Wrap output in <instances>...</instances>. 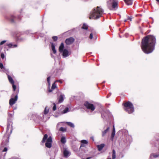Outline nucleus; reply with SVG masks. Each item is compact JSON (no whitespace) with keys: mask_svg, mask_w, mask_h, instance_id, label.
Masks as SVG:
<instances>
[{"mask_svg":"<svg viewBox=\"0 0 159 159\" xmlns=\"http://www.w3.org/2000/svg\"><path fill=\"white\" fill-rule=\"evenodd\" d=\"M156 39L152 35H148L142 39L141 47L143 51L146 54L152 53L155 49Z\"/></svg>","mask_w":159,"mask_h":159,"instance_id":"f257e3e1","label":"nucleus"},{"mask_svg":"<svg viewBox=\"0 0 159 159\" xmlns=\"http://www.w3.org/2000/svg\"><path fill=\"white\" fill-rule=\"evenodd\" d=\"M103 12V10L100 7H97L92 11L89 18L90 19H98L102 16Z\"/></svg>","mask_w":159,"mask_h":159,"instance_id":"f03ea898","label":"nucleus"},{"mask_svg":"<svg viewBox=\"0 0 159 159\" xmlns=\"http://www.w3.org/2000/svg\"><path fill=\"white\" fill-rule=\"evenodd\" d=\"M124 110L129 113H131L134 111L133 104L130 102H128L124 104Z\"/></svg>","mask_w":159,"mask_h":159,"instance_id":"7ed1b4c3","label":"nucleus"},{"mask_svg":"<svg viewBox=\"0 0 159 159\" xmlns=\"http://www.w3.org/2000/svg\"><path fill=\"white\" fill-rule=\"evenodd\" d=\"M107 3L109 8H111L112 7L113 8H115L117 7L118 5L117 0H108Z\"/></svg>","mask_w":159,"mask_h":159,"instance_id":"20e7f679","label":"nucleus"},{"mask_svg":"<svg viewBox=\"0 0 159 159\" xmlns=\"http://www.w3.org/2000/svg\"><path fill=\"white\" fill-rule=\"evenodd\" d=\"M84 105L87 109L93 111L95 109V107L93 104H91L88 102H86L84 103Z\"/></svg>","mask_w":159,"mask_h":159,"instance_id":"39448f33","label":"nucleus"},{"mask_svg":"<svg viewBox=\"0 0 159 159\" xmlns=\"http://www.w3.org/2000/svg\"><path fill=\"white\" fill-rule=\"evenodd\" d=\"M9 136L8 135L6 134L2 139V146L7 145L9 142Z\"/></svg>","mask_w":159,"mask_h":159,"instance_id":"423d86ee","label":"nucleus"},{"mask_svg":"<svg viewBox=\"0 0 159 159\" xmlns=\"http://www.w3.org/2000/svg\"><path fill=\"white\" fill-rule=\"evenodd\" d=\"M52 138L50 136L47 139V141L45 143L46 146L48 148H50L52 147Z\"/></svg>","mask_w":159,"mask_h":159,"instance_id":"0eeeda50","label":"nucleus"},{"mask_svg":"<svg viewBox=\"0 0 159 159\" xmlns=\"http://www.w3.org/2000/svg\"><path fill=\"white\" fill-rule=\"evenodd\" d=\"M18 96L17 95H16L15 97V98H11L9 100V104L11 106H12L16 102L17 100Z\"/></svg>","mask_w":159,"mask_h":159,"instance_id":"6e6552de","label":"nucleus"},{"mask_svg":"<svg viewBox=\"0 0 159 159\" xmlns=\"http://www.w3.org/2000/svg\"><path fill=\"white\" fill-rule=\"evenodd\" d=\"M62 52V55L64 57H66L70 54V52L66 49H64Z\"/></svg>","mask_w":159,"mask_h":159,"instance_id":"1a4fd4ad","label":"nucleus"},{"mask_svg":"<svg viewBox=\"0 0 159 159\" xmlns=\"http://www.w3.org/2000/svg\"><path fill=\"white\" fill-rule=\"evenodd\" d=\"M74 41V39L72 37H70L66 40L65 43L66 44L70 45L72 44Z\"/></svg>","mask_w":159,"mask_h":159,"instance_id":"9d476101","label":"nucleus"},{"mask_svg":"<svg viewBox=\"0 0 159 159\" xmlns=\"http://www.w3.org/2000/svg\"><path fill=\"white\" fill-rule=\"evenodd\" d=\"M63 154L65 157H67L70 155V152L67 149H65L63 151Z\"/></svg>","mask_w":159,"mask_h":159,"instance_id":"9b49d317","label":"nucleus"},{"mask_svg":"<svg viewBox=\"0 0 159 159\" xmlns=\"http://www.w3.org/2000/svg\"><path fill=\"white\" fill-rule=\"evenodd\" d=\"M116 151L114 149H113L112 150V155H109L108 156L107 159H115L116 158Z\"/></svg>","mask_w":159,"mask_h":159,"instance_id":"f8f14e48","label":"nucleus"},{"mask_svg":"<svg viewBox=\"0 0 159 159\" xmlns=\"http://www.w3.org/2000/svg\"><path fill=\"white\" fill-rule=\"evenodd\" d=\"M64 95L63 94L60 95L59 97L58 98V102L59 103H61L63 101L64 99Z\"/></svg>","mask_w":159,"mask_h":159,"instance_id":"ddd939ff","label":"nucleus"},{"mask_svg":"<svg viewBox=\"0 0 159 159\" xmlns=\"http://www.w3.org/2000/svg\"><path fill=\"white\" fill-rule=\"evenodd\" d=\"M51 48L53 53L54 54H56L57 52V51L55 48V46L53 43H51Z\"/></svg>","mask_w":159,"mask_h":159,"instance_id":"4468645a","label":"nucleus"},{"mask_svg":"<svg viewBox=\"0 0 159 159\" xmlns=\"http://www.w3.org/2000/svg\"><path fill=\"white\" fill-rule=\"evenodd\" d=\"M104 146H105V144H103V143L99 145H98L97 146V148L98 149V150L99 151H101V150H102V148H104Z\"/></svg>","mask_w":159,"mask_h":159,"instance_id":"2eb2a0df","label":"nucleus"},{"mask_svg":"<svg viewBox=\"0 0 159 159\" xmlns=\"http://www.w3.org/2000/svg\"><path fill=\"white\" fill-rule=\"evenodd\" d=\"M64 48V45L63 43H61L60 46L59 48V50L60 52H62L63 51Z\"/></svg>","mask_w":159,"mask_h":159,"instance_id":"dca6fc26","label":"nucleus"},{"mask_svg":"<svg viewBox=\"0 0 159 159\" xmlns=\"http://www.w3.org/2000/svg\"><path fill=\"white\" fill-rule=\"evenodd\" d=\"M109 130V127H108L107 129L102 132V136L103 137L105 136L106 134Z\"/></svg>","mask_w":159,"mask_h":159,"instance_id":"f3484780","label":"nucleus"},{"mask_svg":"<svg viewBox=\"0 0 159 159\" xmlns=\"http://www.w3.org/2000/svg\"><path fill=\"white\" fill-rule=\"evenodd\" d=\"M68 111H69V108L68 107H66L65 108L63 111H61L60 114H65L67 113Z\"/></svg>","mask_w":159,"mask_h":159,"instance_id":"a211bd4d","label":"nucleus"},{"mask_svg":"<svg viewBox=\"0 0 159 159\" xmlns=\"http://www.w3.org/2000/svg\"><path fill=\"white\" fill-rule=\"evenodd\" d=\"M115 130L114 127V126H113V129L112 132V134H111V139L112 141L113 140L114 137L115 135Z\"/></svg>","mask_w":159,"mask_h":159,"instance_id":"6ab92c4d","label":"nucleus"},{"mask_svg":"<svg viewBox=\"0 0 159 159\" xmlns=\"http://www.w3.org/2000/svg\"><path fill=\"white\" fill-rule=\"evenodd\" d=\"M7 45L9 48H16L17 47V45L16 44H13L12 43L8 44H7Z\"/></svg>","mask_w":159,"mask_h":159,"instance_id":"aec40b11","label":"nucleus"},{"mask_svg":"<svg viewBox=\"0 0 159 159\" xmlns=\"http://www.w3.org/2000/svg\"><path fill=\"white\" fill-rule=\"evenodd\" d=\"M57 86L56 84H55L54 82V83L52 84V89H49L48 90V92H51L52 91V90L56 88Z\"/></svg>","mask_w":159,"mask_h":159,"instance_id":"412c9836","label":"nucleus"},{"mask_svg":"<svg viewBox=\"0 0 159 159\" xmlns=\"http://www.w3.org/2000/svg\"><path fill=\"white\" fill-rule=\"evenodd\" d=\"M124 1L128 5H131L132 3V0H124Z\"/></svg>","mask_w":159,"mask_h":159,"instance_id":"4be33fe9","label":"nucleus"},{"mask_svg":"<svg viewBox=\"0 0 159 159\" xmlns=\"http://www.w3.org/2000/svg\"><path fill=\"white\" fill-rule=\"evenodd\" d=\"M8 78L9 82L11 84H13L14 83V81L12 77L10 75H8Z\"/></svg>","mask_w":159,"mask_h":159,"instance_id":"5701e85b","label":"nucleus"},{"mask_svg":"<svg viewBox=\"0 0 159 159\" xmlns=\"http://www.w3.org/2000/svg\"><path fill=\"white\" fill-rule=\"evenodd\" d=\"M9 19L12 22H13L14 20H16V17L14 15H12L11 16Z\"/></svg>","mask_w":159,"mask_h":159,"instance_id":"b1692460","label":"nucleus"},{"mask_svg":"<svg viewBox=\"0 0 159 159\" xmlns=\"http://www.w3.org/2000/svg\"><path fill=\"white\" fill-rule=\"evenodd\" d=\"M102 117L104 119H106L107 117V115L106 113L105 112L104 113H102Z\"/></svg>","mask_w":159,"mask_h":159,"instance_id":"393cba45","label":"nucleus"},{"mask_svg":"<svg viewBox=\"0 0 159 159\" xmlns=\"http://www.w3.org/2000/svg\"><path fill=\"white\" fill-rule=\"evenodd\" d=\"M47 138L48 135L47 134H45L44 136L43 139L42 141V143H44L45 141L47 139Z\"/></svg>","mask_w":159,"mask_h":159,"instance_id":"a878e982","label":"nucleus"},{"mask_svg":"<svg viewBox=\"0 0 159 159\" xmlns=\"http://www.w3.org/2000/svg\"><path fill=\"white\" fill-rule=\"evenodd\" d=\"M66 123L69 126H70V127L74 128V124L70 122H66Z\"/></svg>","mask_w":159,"mask_h":159,"instance_id":"bb28decb","label":"nucleus"},{"mask_svg":"<svg viewBox=\"0 0 159 159\" xmlns=\"http://www.w3.org/2000/svg\"><path fill=\"white\" fill-rule=\"evenodd\" d=\"M61 143H65L66 142V140L65 137L63 136L61 138Z\"/></svg>","mask_w":159,"mask_h":159,"instance_id":"cd10ccee","label":"nucleus"},{"mask_svg":"<svg viewBox=\"0 0 159 159\" xmlns=\"http://www.w3.org/2000/svg\"><path fill=\"white\" fill-rule=\"evenodd\" d=\"M10 125H11V122L8 121V124L7 126V133H8V132L9 129L10 127Z\"/></svg>","mask_w":159,"mask_h":159,"instance_id":"c85d7f7f","label":"nucleus"},{"mask_svg":"<svg viewBox=\"0 0 159 159\" xmlns=\"http://www.w3.org/2000/svg\"><path fill=\"white\" fill-rule=\"evenodd\" d=\"M49 111V108L48 107H46L44 111V114H47Z\"/></svg>","mask_w":159,"mask_h":159,"instance_id":"c756f323","label":"nucleus"},{"mask_svg":"<svg viewBox=\"0 0 159 159\" xmlns=\"http://www.w3.org/2000/svg\"><path fill=\"white\" fill-rule=\"evenodd\" d=\"M82 28L84 30H87L88 29L87 25L86 24H84L82 27Z\"/></svg>","mask_w":159,"mask_h":159,"instance_id":"7c9ffc66","label":"nucleus"},{"mask_svg":"<svg viewBox=\"0 0 159 159\" xmlns=\"http://www.w3.org/2000/svg\"><path fill=\"white\" fill-rule=\"evenodd\" d=\"M159 156V154H151L150 155L151 157H152V156H153L154 157H155V158Z\"/></svg>","mask_w":159,"mask_h":159,"instance_id":"2f4dec72","label":"nucleus"},{"mask_svg":"<svg viewBox=\"0 0 159 159\" xmlns=\"http://www.w3.org/2000/svg\"><path fill=\"white\" fill-rule=\"evenodd\" d=\"M66 129L62 127H61L59 129V130L62 132H65L66 131Z\"/></svg>","mask_w":159,"mask_h":159,"instance_id":"473e14b6","label":"nucleus"},{"mask_svg":"<svg viewBox=\"0 0 159 159\" xmlns=\"http://www.w3.org/2000/svg\"><path fill=\"white\" fill-rule=\"evenodd\" d=\"M81 143L83 144H87L88 143V142L86 140H83L81 141Z\"/></svg>","mask_w":159,"mask_h":159,"instance_id":"72a5a7b5","label":"nucleus"},{"mask_svg":"<svg viewBox=\"0 0 159 159\" xmlns=\"http://www.w3.org/2000/svg\"><path fill=\"white\" fill-rule=\"evenodd\" d=\"M0 68L1 69H4V70H5V68L3 66L2 63H0Z\"/></svg>","mask_w":159,"mask_h":159,"instance_id":"f704fd0d","label":"nucleus"},{"mask_svg":"<svg viewBox=\"0 0 159 159\" xmlns=\"http://www.w3.org/2000/svg\"><path fill=\"white\" fill-rule=\"evenodd\" d=\"M52 38L54 41H56L57 39V37L56 36H54L52 37Z\"/></svg>","mask_w":159,"mask_h":159,"instance_id":"c9c22d12","label":"nucleus"},{"mask_svg":"<svg viewBox=\"0 0 159 159\" xmlns=\"http://www.w3.org/2000/svg\"><path fill=\"white\" fill-rule=\"evenodd\" d=\"M50 76L48 77L47 79V81L48 82V83L49 85L50 84Z\"/></svg>","mask_w":159,"mask_h":159,"instance_id":"e433bc0d","label":"nucleus"},{"mask_svg":"<svg viewBox=\"0 0 159 159\" xmlns=\"http://www.w3.org/2000/svg\"><path fill=\"white\" fill-rule=\"evenodd\" d=\"M53 111H55L56 109V105L55 104V103H53Z\"/></svg>","mask_w":159,"mask_h":159,"instance_id":"4c0bfd02","label":"nucleus"},{"mask_svg":"<svg viewBox=\"0 0 159 159\" xmlns=\"http://www.w3.org/2000/svg\"><path fill=\"white\" fill-rule=\"evenodd\" d=\"M12 84V87L13 89V90L14 91H15L16 89V86L14 84Z\"/></svg>","mask_w":159,"mask_h":159,"instance_id":"58836bf2","label":"nucleus"},{"mask_svg":"<svg viewBox=\"0 0 159 159\" xmlns=\"http://www.w3.org/2000/svg\"><path fill=\"white\" fill-rule=\"evenodd\" d=\"M6 42V40H3V41L1 42V43H0V45H2L3 44Z\"/></svg>","mask_w":159,"mask_h":159,"instance_id":"ea45409f","label":"nucleus"},{"mask_svg":"<svg viewBox=\"0 0 159 159\" xmlns=\"http://www.w3.org/2000/svg\"><path fill=\"white\" fill-rule=\"evenodd\" d=\"M1 57L2 59H3L5 57V56L3 53H2L1 55Z\"/></svg>","mask_w":159,"mask_h":159,"instance_id":"a19ab883","label":"nucleus"},{"mask_svg":"<svg viewBox=\"0 0 159 159\" xmlns=\"http://www.w3.org/2000/svg\"><path fill=\"white\" fill-rule=\"evenodd\" d=\"M89 38L91 39H92L93 38V35L92 33H91L89 35Z\"/></svg>","mask_w":159,"mask_h":159,"instance_id":"79ce46f5","label":"nucleus"},{"mask_svg":"<svg viewBox=\"0 0 159 159\" xmlns=\"http://www.w3.org/2000/svg\"><path fill=\"white\" fill-rule=\"evenodd\" d=\"M13 115H14L13 113V114L9 113L8 114V116H9V117H12L13 116Z\"/></svg>","mask_w":159,"mask_h":159,"instance_id":"37998d69","label":"nucleus"},{"mask_svg":"<svg viewBox=\"0 0 159 159\" xmlns=\"http://www.w3.org/2000/svg\"><path fill=\"white\" fill-rule=\"evenodd\" d=\"M42 116H41L40 117V119H39L40 120H43V118H44V115L43 114V115H42Z\"/></svg>","mask_w":159,"mask_h":159,"instance_id":"c03bdc74","label":"nucleus"},{"mask_svg":"<svg viewBox=\"0 0 159 159\" xmlns=\"http://www.w3.org/2000/svg\"><path fill=\"white\" fill-rule=\"evenodd\" d=\"M7 150V148H5L2 151L3 152H6Z\"/></svg>","mask_w":159,"mask_h":159,"instance_id":"a18cd8bd","label":"nucleus"},{"mask_svg":"<svg viewBox=\"0 0 159 159\" xmlns=\"http://www.w3.org/2000/svg\"><path fill=\"white\" fill-rule=\"evenodd\" d=\"M132 18L131 17H128V19H127V20H130V21H131L132 20Z\"/></svg>","mask_w":159,"mask_h":159,"instance_id":"49530a36","label":"nucleus"},{"mask_svg":"<svg viewBox=\"0 0 159 159\" xmlns=\"http://www.w3.org/2000/svg\"><path fill=\"white\" fill-rule=\"evenodd\" d=\"M61 123H59L57 124V127H58L59 125L61 124Z\"/></svg>","mask_w":159,"mask_h":159,"instance_id":"de8ad7c7","label":"nucleus"},{"mask_svg":"<svg viewBox=\"0 0 159 159\" xmlns=\"http://www.w3.org/2000/svg\"><path fill=\"white\" fill-rule=\"evenodd\" d=\"M2 48V47L1 45H0V52L1 51Z\"/></svg>","mask_w":159,"mask_h":159,"instance_id":"09e8293b","label":"nucleus"},{"mask_svg":"<svg viewBox=\"0 0 159 159\" xmlns=\"http://www.w3.org/2000/svg\"><path fill=\"white\" fill-rule=\"evenodd\" d=\"M57 81H58V82H60V83H62V82L61 81V80H58V81H56V82H57Z\"/></svg>","mask_w":159,"mask_h":159,"instance_id":"8fccbe9b","label":"nucleus"},{"mask_svg":"<svg viewBox=\"0 0 159 159\" xmlns=\"http://www.w3.org/2000/svg\"><path fill=\"white\" fill-rule=\"evenodd\" d=\"M91 158H92V157H87L86 158V159H90Z\"/></svg>","mask_w":159,"mask_h":159,"instance_id":"3c124183","label":"nucleus"},{"mask_svg":"<svg viewBox=\"0 0 159 159\" xmlns=\"http://www.w3.org/2000/svg\"><path fill=\"white\" fill-rule=\"evenodd\" d=\"M91 139L93 140L94 141V138H93V137H91Z\"/></svg>","mask_w":159,"mask_h":159,"instance_id":"603ef678","label":"nucleus"},{"mask_svg":"<svg viewBox=\"0 0 159 159\" xmlns=\"http://www.w3.org/2000/svg\"><path fill=\"white\" fill-rule=\"evenodd\" d=\"M84 146V145H83L82 144H81V145L80 146V147Z\"/></svg>","mask_w":159,"mask_h":159,"instance_id":"864d4df0","label":"nucleus"},{"mask_svg":"<svg viewBox=\"0 0 159 159\" xmlns=\"http://www.w3.org/2000/svg\"><path fill=\"white\" fill-rule=\"evenodd\" d=\"M12 131V130H10V134H11V133Z\"/></svg>","mask_w":159,"mask_h":159,"instance_id":"5fc2aeb1","label":"nucleus"},{"mask_svg":"<svg viewBox=\"0 0 159 159\" xmlns=\"http://www.w3.org/2000/svg\"><path fill=\"white\" fill-rule=\"evenodd\" d=\"M127 20H125L124 21H125V22H126V21H127Z\"/></svg>","mask_w":159,"mask_h":159,"instance_id":"6e6d98bb","label":"nucleus"},{"mask_svg":"<svg viewBox=\"0 0 159 159\" xmlns=\"http://www.w3.org/2000/svg\"><path fill=\"white\" fill-rule=\"evenodd\" d=\"M156 1L158 2H159V0H156Z\"/></svg>","mask_w":159,"mask_h":159,"instance_id":"4d7b16f0","label":"nucleus"},{"mask_svg":"<svg viewBox=\"0 0 159 159\" xmlns=\"http://www.w3.org/2000/svg\"><path fill=\"white\" fill-rule=\"evenodd\" d=\"M51 57H52V55L51 54Z\"/></svg>","mask_w":159,"mask_h":159,"instance_id":"13d9d810","label":"nucleus"}]
</instances>
